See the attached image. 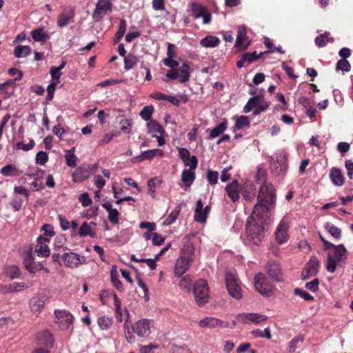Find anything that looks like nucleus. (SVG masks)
Wrapping results in <instances>:
<instances>
[{
    "instance_id": "f257e3e1",
    "label": "nucleus",
    "mask_w": 353,
    "mask_h": 353,
    "mask_svg": "<svg viewBox=\"0 0 353 353\" xmlns=\"http://www.w3.org/2000/svg\"><path fill=\"white\" fill-rule=\"evenodd\" d=\"M276 190L272 183H263L259 188L257 203L253 210L254 216L262 215V219H270V212L276 204Z\"/></svg>"
},
{
    "instance_id": "f03ea898",
    "label": "nucleus",
    "mask_w": 353,
    "mask_h": 353,
    "mask_svg": "<svg viewBox=\"0 0 353 353\" xmlns=\"http://www.w3.org/2000/svg\"><path fill=\"white\" fill-rule=\"evenodd\" d=\"M270 219H262V215L254 213L247 219L246 223V240L252 245H259L265 236L264 225L267 224Z\"/></svg>"
},
{
    "instance_id": "7ed1b4c3",
    "label": "nucleus",
    "mask_w": 353,
    "mask_h": 353,
    "mask_svg": "<svg viewBox=\"0 0 353 353\" xmlns=\"http://www.w3.org/2000/svg\"><path fill=\"white\" fill-rule=\"evenodd\" d=\"M326 251L327 252L326 269L329 272L334 273L336 266L346 259V248L342 244L332 245Z\"/></svg>"
},
{
    "instance_id": "20e7f679",
    "label": "nucleus",
    "mask_w": 353,
    "mask_h": 353,
    "mask_svg": "<svg viewBox=\"0 0 353 353\" xmlns=\"http://www.w3.org/2000/svg\"><path fill=\"white\" fill-rule=\"evenodd\" d=\"M193 294L196 304L202 307L209 301V287L205 279H199L193 285Z\"/></svg>"
},
{
    "instance_id": "39448f33",
    "label": "nucleus",
    "mask_w": 353,
    "mask_h": 353,
    "mask_svg": "<svg viewBox=\"0 0 353 353\" xmlns=\"http://www.w3.org/2000/svg\"><path fill=\"white\" fill-rule=\"evenodd\" d=\"M225 285L231 296L237 300L242 298L241 283L234 273L230 272L226 273Z\"/></svg>"
},
{
    "instance_id": "423d86ee",
    "label": "nucleus",
    "mask_w": 353,
    "mask_h": 353,
    "mask_svg": "<svg viewBox=\"0 0 353 353\" xmlns=\"http://www.w3.org/2000/svg\"><path fill=\"white\" fill-rule=\"evenodd\" d=\"M55 323L61 330H70L72 327L73 316L65 310H55Z\"/></svg>"
},
{
    "instance_id": "0eeeda50",
    "label": "nucleus",
    "mask_w": 353,
    "mask_h": 353,
    "mask_svg": "<svg viewBox=\"0 0 353 353\" xmlns=\"http://www.w3.org/2000/svg\"><path fill=\"white\" fill-rule=\"evenodd\" d=\"M289 228L290 221L288 218L285 216L280 221L279 223L276 228L274 232V236L276 241L280 244L285 243L289 239Z\"/></svg>"
},
{
    "instance_id": "6e6552de",
    "label": "nucleus",
    "mask_w": 353,
    "mask_h": 353,
    "mask_svg": "<svg viewBox=\"0 0 353 353\" xmlns=\"http://www.w3.org/2000/svg\"><path fill=\"white\" fill-rule=\"evenodd\" d=\"M268 317L264 314L254 312H246L239 314L236 317V321L243 324L259 325L267 321Z\"/></svg>"
},
{
    "instance_id": "1a4fd4ad",
    "label": "nucleus",
    "mask_w": 353,
    "mask_h": 353,
    "mask_svg": "<svg viewBox=\"0 0 353 353\" xmlns=\"http://www.w3.org/2000/svg\"><path fill=\"white\" fill-rule=\"evenodd\" d=\"M254 287L261 294L269 296L273 291V286L262 273L254 277Z\"/></svg>"
},
{
    "instance_id": "9d476101",
    "label": "nucleus",
    "mask_w": 353,
    "mask_h": 353,
    "mask_svg": "<svg viewBox=\"0 0 353 353\" xmlns=\"http://www.w3.org/2000/svg\"><path fill=\"white\" fill-rule=\"evenodd\" d=\"M270 168L276 174L287 170V154L283 151H279L272 157Z\"/></svg>"
},
{
    "instance_id": "9b49d317",
    "label": "nucleus",
    "mask_w": 353,
    "mask_h": 353,
    "mask_svg": "<svg viewBox=\"0 0 353 353\" xmlns=\"http://www.w3.org/2000/svg\"><path fill=\"white\" fill-rule=\"evenodd\" d=\"M62 258L65 265L70 268H76L86 262L85 256H80L74 252H66L63 254Z\"/></svg>"
},
{
    "instance_id": "f8f14e48",
    "label": "nucleus",
    "mask_w": 353,
    "mask_h": 353,
    "mask_svg": "<svg viewBox=\"0 0 353 353\" xmlns=\"http://www.w3.org/2000/svg\"><path fill=\"white\" fill-rule=\"evenodd\" d=\"M191 10L193 14V17L195 19L202 17L203 23L204 24H209L211 22L210 13L202 5L196 2H193L191 3Z\"/></svg>"
},
{
    "instance_id": "ddd939ff",
    "label": "nucleus",
    "mask_w": 353,
    "mask_h": 353,
    "mask_svg": "<svg viewBox=\"0 0 353 353\" xmlns=\"http://www.w3.org/2000/svg\"><path fill=\"white\" fill-rule=\"evenodd\" d=\"M112 10V3L110 0H99L93 14V17L99 21L108 12Z\"/></svg>"
},
{
    "instance_id": "4468645a",
    "label": "nucleus",
    "mask_w": 353,
    "mask_h": 353,
    "mask_svg": "<svg viewBox=\"0 0 353 353\" xmlns=\"http://www.w3.org/2000/svg\"><path fill=\"white\" fill-rule=\"evenodd\" d=\"M50 239L43 236H39L37 239V243L34 252L38 256L46 257L50 254V250L48 246Z\"/></svg>"
},
{
    "instance_id": "2eb2a0df",
    "label": "nucleus",
    "mask_w": 353,
    "mask_h": 353,
    "mask_svg": "<svg viewBox=\"0 0 353 353\" xmlns=\"http://www.w3.org/2000/svg\"><path fill=\"white\" fill-rule=\"evenodd\" d=\"M319 261L316 257H312L302 272L303 279H307L316 275L319 270Z\"/></svg>"
},
{
    "instance_id": "dca6fc26",
    "label": "nucleus",
    "mask_w": 353,
    "mask_h": 353,
    "mask_svg": "<svg viewBox=\"0 0 353 353\" xmlns=\"http://www.w3.org/2000/svg\"><path fill=\"white\" fill-rule=\"evenodd\" d=\"M150 320H139L133 327V330L139 336L146 337L150 334Z\"/></svg>"
},
{
    "instance_id": "f3484780",
    "label": "nucleus",
    "mask_w": 353,
    "mask_h": 353,
    "mask_svg": "<svg viewBox=\"0 0 353 353\" xmlns=\"http://www.w3.org/2000/svg\"><path fill=\"white\" fill-rule=\"evenodd\" d=\"M209 211L210 207L207 205L204 208L201 199H199L194 210V220L199 223H205Z\"/></svg>"
},
{
    "instance_id": "a211bd4d",
    "label": "nucleus",
    "mask_w": 353,
    "mask_h": 353,
    "mask_svg": "<svg viewBox=\"0 0 353 353\" xmlns=\"http://www.w3.org/2000/svg\"><path fill=\"white\" fill-rule=\"evenodd\" d=\"M199 325L200 327L202 328H210V329H214L218 327H226L228 325L227 324L216 319L214 317H205L199 322Z\"/></svg>"
},
{
    "instance_id": "6ab92c4d",
    "label": "nucleus",
    "mask_w": 353,
    "mask_h": 353,
    "mask_svg": "<svg viewBox=\"0 0 353 353\" xmlns=\"http://www.w3.org/2000/svg\"><path fill=\"white\" fill-rule=\"evenodd\" d=\"M256 188L252 181H246L241 188V192L246 201H252L256 196Z\"/></svg>"
},
{
    "instance_id": "aec40b11",
    "label": "nucleus",
    "mask_w": 353,
    "mask_h": 353,
    "mask_svg": "<svg viewBox=\"0 0 353 353\" xmlns=\"http://www.w3.org/2000/svg\"><path fill=\"white\" fill-rule=\"evenodd\" d=\"M37 343L39 345H43L46 347H52L54 343V339L49 331H42L37 334Z\"/></svg>"
},
{
    "instance_id": "412c9836",
    "label": "nucleus",
    "mask_w": 353,
    "mask_h": 353,
    "mask_svg": "<svg viewBox=\"0 0 353 353\" xmlns=\"http://www.w3.org/2000/svg\"><path fill=\"white\" fill-rule=\"evenodd\" d=\"M225 191L232 202H236L240 197V188L236 180L232 181L225 187Z\"/></svg>"
},
{
    "instance_id": "4be33fe9",
    "label": "nucleus",
    "mask_w": 353,
    "mask_h": 353,
    "mask_svg": "<svg viewBox=\"0 0 353 353\" xmlns=\"http://www.w3.org/2000/svg\"><path fill=\"white\" fill-rule=\"evenodd\" d=\"M191 264L192 263L186 261V259H183L179 256L176 260L174 265V275L177 277H181L189 270Z\"/></svg>"
},
{
    "instance_id": "5701e85b",
    "label": "nucleus",
    "mask_w": 353,
    "mask_h": 353,
    "mask_svg": "<svg viewBox=\"0 0 353 353\" xmlns=\"http://www.w3.org/2000/svg\"><path fill=\"white\" fill-rule=\"evenodd\" d=\"M250 44L246 36V29L243 26H239L236 40V46L241 50H245Z\"/></svg>"
},
{
    "instance_id": "b1692460",
    "label": "nucleus",
    "mask_w": 353,
    "mask_h": 353,
    "mask_svg": "<svg viewBox=\"0 0 353 353\" xmlns=\"http://www.w3.org/2000/svg\"><path fill=\"white\" fill-rule=\"evenodd\" d=\"M74 12L72 10H67L62 12L57 18V26L63 28L73 22Z\"/></svg>"
},
{
    "instance_id": "393cba45",
    "label": "nucleus",
    "mask_w": 353,
    "mask_h": 353,
    "mask_svg": "<svg viewBox=\"0 0 353 353\" xmlns=\"http://www.w3.org/2000/svg\"><path fill=\"white\" fill-rule=\"evenodd\" d=\"M180 257L186 259V261L191 263L193 262L194 259V247L192 243L188 242L183 245L181 250Z\"/></svg>"
},
{
    "instance_id": "a878e982",
    "label": "nucleus",
    "mask_w": 353,
    "mask_h": 353,
    "mask_svg": "<svg viewBox=\"0 0 353 353\" xmlns=\"http://www.w3.org/2000/svg\"><path fill=\"white\" fill-rule=\"evenodd\" d=\"M32 282H14L6 286V292L8 293L19 292L31 287Z\"/></svg>"
},
{
    "instance_id": "bb28decb",
    "label": "nucleus",
    "mask_w": 353,
    "mask_h": 353,
    "mask_svg": "<svg viewBox=\"0 0 353 353\" xmlns=\"http://www.w3.org/2000/svg\"><path fill=\"white\" fill-rule=\"evenodd\" d=\"M265 268L270 276L276 281L281 280V268L279 263L275 261H269Z\"/></svg>"
},
{
    "instance_id": "cd10ccee",
    "label": "nucleus",
    "mask_w": 353,
    "mask_h": 353,
    "mask_svg": "<svg viewBox=\"0 0 353 353\" xmlns=\"http://www.w3.org/2000/svg\"><path fill=\"white\" fill-rule=\"evenodd\" d=\"M45 305V299L43 296H34L30 302V306L31 311L38 314L41 312Z\"/></svg>"
},
{
    "instance_id": "c85d7f7f",
    "label": "nucleus",
    "mask_w": 353,
    "mask_h": 353,
    "mask_svg": "<svg viewBox=\"0 0 353 353\" xmlns=\"http://www.w3.org/2000/svg\"><path fill=\"white\" fill-rule=\"evenodd\" d=\"M194 170H195L188 169L182 172L181 180L184 183L185 190H188L195 179Z\"/></svg>"
},
{
    "instance_id": "c756f323",
    "label": "nucleus",
    "mask_w": 353,
    "mask_h": 353,
    "mask_svg": "<svg viewBox=\"0 0 353 353\" xmlns=\"http://www.w3.org/2000/svg\"><path fill=\"white\" fill-rule=\"evenodd\" d=\"M254 97L257 98V100L254 101L255 110L254 114L258 115L261 112H264L269 107V103L264 100L263 94L254 96Z\"/></svg>"
},
{
    "instance_id": "7c9ffc66",
    "label": "nucleus",
    "mask_w": 353,
    "mask_h": 353,
    "mask_svg": "<svg viewBox=\"0 0 353 353\" xmlns=\"http://www.w3.org/2000/svg\"><path fill=\"white\" fill-rule=\"evenodd\" d=\"M330 176L332 182L335 185L341 186L344 184V178L339 169L335 168H332L330 172Z\"/></svg>"
},
{
    "instance_id": "2f4dec72",
    "label": "nucleus",
    "mask_w": 353,
    "mask_h": 353,
    "mask_svg": "<svg viewBox=\"0 0 353 353\" xmlns=\"http://www.w3.org/2000/svg\"><path fill=\"white\" fill-rule=\"evenodd\" d=\"M179 71V81L180 83H185L190 79V65L187 62L183 63V65L177 70Z\"/></svg>"
},
{
    "instance_id": "473e14b6",
    "label": "nucleus",
    "mask_w": 353,
    "mask_h": 353,
    "mask_svg": "<svg viewBox=\"0 0 353 353\" xmlns=\"http://www.w3.org/2000/svg\"><path fill=\"white\" fill-rule=\"evenodd\" d=\"M220 43V40L215 36L208 35L200 41V44L204 48H215Z\"/></svg>"
},
{
    "instance_id": "72a5a7b5",
    "label": "nucleus",
    "mask_w": 353,
    "mask_h": 353,
    "mask_svg": "<svg viewBox=\"0 0 353 353\" xmlns=\"http://www.w3.org/2000/svg\"><path fill=\"white\" fill-rule=\"evenodd\" d=\"M162 183V180L159 177H154L148 181V188L149 194L154 198L156 196V189Z\"/></svg>"
},
{
    "instance_id": "f704fd0d",
    "label": "nucleus",
    "mask_w": 353,
    "mask_h": 353,
    "mask_svg": "<svg viewBox=\"0 0 353 353\" xmlns=\"http://www.w3.org/2000/svg\"><path fill=\"white\" fill-rule=\"evenodd\" d=\"M14 87L12 83L6 82L0 85V97L1 99H7L12 94Z\"/></svg>"
},
{
    "instance_id": "c9c22d12",
    "label": "nucleus",
    "mask_w": 353,
    "mask_h": 353,
    "mask_svg": "<svg viewBox=\"0 0 353 353\" xmlns=\"http://www.w3.org/2000/svg\"><path fill=\"white\" fill-rule=\"evenodd\" d=\"M228 127V122L226 120L223 121L216 127L210 131V137L213 139L218 137L223 134Z\"/></svg>"
},
{
    "instance_id": "e433bc0d",
    "label": "nucleus",
    "mask_w": 353,
    "mask_h": 353,
    "mask_svg": "<svg viewBox=\"0 0 353 353\" xmlns=\"http://www.w3.org/2000/svg\"><path fill=\"white\" fill-rule=\"evenodd\" d=\"M324 228L334 238L339 239L341 237V230L333 223L327 222Z\"/></svg>"
},
{
    "instance_id": "4c0bfd02",
    "label": "nucleus",
    "mask_w": 353,
    "mask_h": 353,
    "mask_svg": "<svg viewBox=\"0 0 353 353\" xmlns=\"http://www.w3.org/2000/svg\"><path fill=\"white\" fill-rule=\"evenodd\" d=\"M148 132L150 134L159 133L161 134L164 133V130L162 126L155 120H150L147 124Z\"/></svg>"
},
{
    "instance_id": "58836bf2",
    "label": "nucleus",
    "mask_w": 353,
    "mask_h": 353,
    "mask_svg": "<svg viewBox=\"0 0 353 353\" xmlns=\"http://www.w3.org/2000/svg\"><path fill=\"white\" fill-rule=\"evenodd\" d=\"M250 334H252L254 338H266L267 339H270L272 338V334L269 327L265 328L264 330H261L259 329L252 330L250 332Z\"/></svg>"
},
{
    "instance_id": "ea45409f",
    "label": "nucleus",
    "mask_w": 353,
    "mask_h": 353,
    "mask_svg": "<svg viewBox=\"0 0 353 353\" xmlns=\"http://www.w3.org/2000/svg\"><path fill=\"white\" fill-rule=\"evenodd\" d=\"M164 155V152L160 149H153L144 151L141 157L143 159H151L154 157L159 156L163 157Z\"/></svg>"
},
{
    "instance_id": "a19ab883",
    "label": "nucleus",
    "mask_w": 353,
    "mask_h": 353,
    "mask_svg": "<svg viewBox=\"0 0 353 353\" xmlns=\"http://www.w3.org/2000/svg\"><path fill=\"white\" fill-rule=\"evenodd\" d=\"M31 49L28 46H18L14 49V54L18 58H23L30 54Z\"/></svg>"
},
{
    "instance_id": "79ce46f5",
    "label": "nucleus",
    "mask_w": 353,
    "mask_h": 353,
    "mask_svg": "<svg viewBox=\"0 0 353 353\" xmlns=\"http://www.w3.org/2000/svg\"><path fill=\"white\" fill-rule=\"evenodd\" d=\"M330 33L325 32L315 39V43L319 48H322L326 46L329 42H333L332 38H329Z\"/></svg>"
},
{
    "instance_id": "37998d69",
    "label": "nucleus",
    "mask_w": 353,
    "mask_h": 353,
    "mask_svg": "<svg viewBox=\"0 0 353 353\" xmlns=\"http://www.w3.org/2000/svg\"><path fill=\"white\" fill-rule=\"evenodd\" d=\"M110 278L112 284L117 289H120L122 287V283L119 279V274L116 265L112 266L110 271Z\"/></svg>"
},
{
    "instance_id": "c03bdc74",
    "label": "nucleus",
    "mask_w": 353,
    "mask_h": 353,
    "mask_svg": "<svg viewBox=\"0 0 353 353\" xmlns=\"http://www.w3.org/2000/svg\"><path fill=\"white\" fill-rule=\"evenodd\" d=\"M181 209L177 207L170 212L169 215L164 220L163 224L164 225H170L174 223L180 213Z\"/></svg>"
},
{
    "instance_id": "a18cd8bd",
    "label": "nucleus",
    "mask_w": 353,
    "mask_h": 353,
    "mask_svg": "<svg viewBox=\"0 0 353 353\" xmlns=\"http://www.w3.org/2000/svg\"><path fill=\"white\" fill-rule=\"evenodd\" d=\"M97 324L101 330H108L112 324V319L108 316H100L97 319Z\"/></svg>"
},
{
    "instance_id": "49530a36",
    "label": "nucleus",
    "mask_w": 353,
    "mask_h": 353,
    "mask_svg": "<svg viewBox=\"0 0 353 353\" xmlns=\"http://www.w3.org/2000/svg\"><path fill=\"white\" fill-rule=\"evenodd\" d=\"M74 148L67 151L65 156L66 164L71 168H74L77 165V156L74 154Z\"/></svg>"
},
{
    "instance_id": "de8ad7c7",
    "label": "nucleus",
    "mask_w": 353,
    "mask_h": 353,
    "mask_svg": "<svg viewBox=\"0 0 353 353\" xmlns=\"http://www.w3.org/2000/svg\"><path fill=\"white\" fill-rule=\"evenodd\" d=\"M250 125L248 118L245 116H241L236 119L235 125L233 128V130L242 129L245 127H248Z\"/></svg>"
},
{
    "instance_id": "09e8293b",
    "label": "nucleus",
    "mask_w": 353,
    "mask_h": 353,
    "mask_svg": "<svg viewBox=\"0 0 353 353\" xmlns=\"http://www.w3.org/2000/svg\"><path fill=\"white\" fill-rule=\"evenodd\" d=\"M192 284V276L189 274L183 276L179 281V287L181 289L187 291H190Z\"/></svg>"
},
{
    "instance_id": "8fccbe9b",
    "label": "nucleus",
    "mask_w": 353,
    "mask_h": 353,
    "mask_svg": "<svg viewBox=\"0 0 353 353\" xmlns=\"http://www.w3.org/2000/svg\"><path fill=\"white\" fill-rule=\"evenodd\" d=\"M6 274L11 279H15L19 278L21 273L17 265H10L6 268Z\"/></svg>"
},
{
    "instance_id": "3c124183",
    "label": "nucleus",
    "mask_w": 353,
    "mask_h": 353,
    "mask_svg": "<svg viewBox=\"0 0 353 353\" xmlns=\"http://www.w3.org/2000/svg\"><path fill=\"white\" fill-rule=\"evenodd\" d=\"M138 59L137 57L132 54H128V56L124 57V67L125 69L128 70L132 69L135 64L137 63Z\"/></svg>"
},
{
    "instance_id": "603ef678",
    "label": "nucleus",
    "mask_w": 353,
    "mask_h": 353,
    "mask_svg": "<svg viewBox=\"0 0 353 353\" xmlns=\"http://www.w3.org/2000/svg\"><path fill=\"white\" fill-rule=\"evenodd\" d=\"M154 111V108L152 105H147L145 106L143 110L140 112V116L141 118L146 121H150L151 120L152 114Z\"/></svg>"
},
{
    "instance_id": "864d4df0",
    "label": "nucleus",
    "mask_w": 353,
    "mask_h": 353,
    "mask_svg": "<svg viewBox=\"0 0 353 353\" xmlns=\"http://www.w3.org/2000/svg\"><path fill=\"white\" fill-rule=\"evenodd\" d=\"M79 234L81 236H94V232L92 231V228L90 224L86 222L82 223Z\"/></svg>"
},
{
    "instance_id": "5fc2aeb1",
    "label": "nucleus",
    "mask_w": 353,
    "mask_h": 353,
    "mask_svg": "<svg viewBox=\"0 0 353 353\" xmlns=\"http://www.w3.org/2000/svg\"><path fill=\"white\" fill-rule=\"evenodd\" d=\"M17 172V168L12 164L6 165L1 169V174L5 176L14 175Z\"/></svg>"
},
{
    "instance_id": "6e6d98bb",
    "label": "nucleus",
    "mask_w": 353,
    "mask_h": 353,
    "mask_svg": "<svg viewBox=\"0 0 353 353\" xmlns=\"http://www.w3.org/2000/svg\"><path fill=\"white\" fill-rule=\"evenodd\" d=\"M32 36L35 41H43L46 39V35L43 28H38L32 31Z\"/></svg>"
},
{
    "instance_id": "4d7b16f0",
    "label": "nucleus",
    "mask_w": 353,
    "mask_h": 353,
    "mask_svg": "<svg viewBox=\"0 0 353 353\" xmlns=\"http://www.w3.org/2000/svg\"><path fill=\"white\" fill-rule=\"evenodd\" d=\"M183 161L185 166L189 167L188 169L195 170L197 167L198 161L196 156H190Z\"/></svg>"
},
{
    "instance_id": "13d9d810",
    "label": "nucleus",
    "mask_w": 353,
    "mask_h": 353,
    "mask_svg": "<svg viewBox=\"0 0 353 353\" xmlns=\"http://www.w3.org/2000/svg\"><path fill=\"white\" fill-rule=\"evenodd\" d=\"M127 24L124 19L120 20L119 22V28L117 32L116 33L115 37L117 41H119L123 37L125 31H126Z\"/></svg>"
},
{
    "instance_id": "bf43d9fd",
    "label": "nucleus",
    "mask_w": 353,
    "mask_h": 353,
    "mask_svg": "<svg viewBox=\"0 0 353 353\" xmlns=\"http://www.w3.org/2000/svg\"><path fill=\"white\" fill-rule=\"evenodd\" d=\"M350 64L346 59H340L337 62L336 69L344 72H349L350 70Z\"/></svg>"
},
{
    "instance_id": "052dcab7",
    "label": "nucleus",
    "mask_w": 353,
    "mask_h": 353,
    "mask_svg": "<svg viewBox=\"0 0 353 353\" xmlns=\"http://www.w3.org/2000/svg\"><path fill=\"white\" fill-rule=\"evenodd\" d=\"M48 160V156L46 152L43 151L39 152L36 155V163L39 165H44Z\"/></svg>"
},
{
    "instance_id": "680f3d73",
    "label": "nucleus",
    "mask_w": 353,
    "mask_h": 353,
    "mask_svg": "<svg viewBox=\"0 0 353 353\" xmlns=\"http://www.w3.org/2000/svg\"><path fill=\"white\" fill-rule=\"evenodd\" d=\"M50 73L52 77V81L59 83L60 82V77L61 75V70H58L57 67L52 66L50 70Z\"/></svg>"
},
{
    "instance_id": "e2e57ef3",
    "label": "nucleus",
    "mask_w": 353,
    "mask_h": 353,
    "mask_svg": "<svg viewBox=\"0 0 353 353\" xmlns=\"http://www.w3.org/2000/svg\"><path fill=\"white\" fill-rule=\"evenodd\" d=\"M120 124L121 129L124 133L129 134L131 132L132 124L130 120L123 119L120 121Z\"/></svg>"
},
{
    "instance_id": "0e129e2a",
    "label": "nucleus",
    "mask_w": 353,
    "mask_h": 353,
    "mask_svg": "<svg viewBox=\"0 0 353 353\" xmlns=\"http://www.w3.org/2000/svg\"><path fill=\"white\" fill-rule=\"evenodd\" d=\"M219 178V173L216 171L208 170L207 173V179L211 185H214L217 183Z\"/></svg>"
},
{
    "instance_id": "69168bd1",
    "label": "nucleus",
    "mask_w": 353,
    "mask_h": 353,
    "mask_svg": "<svg viewBox=\"0 0 353 353\" xmlns=\"http://www.w3.org/2000/svg\"><path fill=\"white\" fill-rule=\"evenodd\" d=\"M294 294L296 295L299 296L305 301H311L314 299V296L312 295H311L310 294H309L308 292H307L305 291H303L302 290H301L299 288H296L294 290Z\"/></svg>"
},
{
    "instance_id": "338daca9",
    "label": "nucleus",
    "mask_w": 353,
    "mask_h": 353,
    "mask_svg": "<svg viewBox=\"0 0 353 353\" xmlns=\"http://www.w3.org/2000/svg\"><path fill=\"white\" fill-rule=\"evenodd\" d=\"M42 231L43 232V237L48 238L53 236L55 233L53 230V228L50 225L45 224L42 227Z\"/></svg>"
},
{
    "instance_id": "774afa93",
    "label": "nucleus",
    "mask_w": 353,
    "mask_h": 353,
    "mask_svg": "<svg viewBox=\"0 0 353 353\" xmlns=\"http://www.w3.org/2000/svg\"><path fill=\"white\" fill-rule=\"evenodd\" d=\"M79 201L83 207L89 206L92 203V200L87 192L80 194Z\"/></svg>"
}]
</instances>
